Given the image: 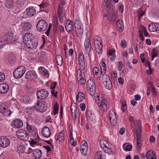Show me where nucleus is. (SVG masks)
Segmentation results:
<instances>
[{
    "label": "nucleus",
    "instance_id": "f257e3e1",
    "mask_svg": "<svg viewBox=\"0 0 159 159\" xmlns=\"http://www.w3.org/2000/svg\"><path fill=\"white\" fill-rule=\"evenodd\" d=\"M74 25L77 36L79 38L81 37L83 32V28L82 24L79 20H76L75 21Z\"/></svg>",
    "mask_w": 159,
    "mask_h": 159
},
{
    "label": "nucleus",
    "instance_id": "f03ea898",
    "mask_svg": "<svg viewBox=\"0 0 159 159\" xmlns=\"http://www.w3.org/2000/svg\"><path fill=\"white\" fill-rule=\"evenodd\" d=\"M96 102L98 106L100 107V109L104 111L107 108V101L105 98L102 97L99 98V96L97 95L95 98Z\"/></svg>",
    "mask_w": 159,
    "mask_h": 159
},
{
    "label": "nucleus",
    "instance_id": "7ed1b4c3",
    "mask_svg": "<svg viewBox=\"0 0 159 159\" xmlns=\"http://www.w3.org/2000/svg\"><path fill=\"white\" fill-rule=\"evenodd\" d=\"M25 71V68L23 66H19L13 72V75L15 78L18 79L21 77Z\"/></svg>",
    "mask_w": 159,
    "mask_h": 159
},
{
    "label": "nucleus",
    "instance_id": "20e7f679",
    "mask_svg": "<svg viewBox=\"0 0 159 159\" xmlns=\"http://www.w3.org/2000/svg\"><path fill=\"white\" fill-rule=\"evenodd\" d=\"M46 103L44 101L38 100L36 103V105H35L34 107V109L40 112H44L46 111L47 108Z\"/></svg>",
    "mask_w": 159,
    "mask_h": 159
},
{
    "label": "nucleus",
    "instance_id": "39448f33",
    "mask_svg": "<svg viewBox=\"0 0 159 159\" xmlns=\"http://www.w3.org/2000/svg\"><path fill=\"white\" fill-rule=\"evenodd\" d=\"M36 10L33 7H30L26 9V11L23 13V18H27L34 16L36 13Z\"/></svg>",
    "mask_w": 159,
    "mask_h": 159
},
{
    "label": "nucleus",
    "instance_id": "423d86ee",
    "mask_svg": "<svg viewBox=\"0 0 159 159\" xmlns=\"http://www.w3.org/2000/svg\"><path fill=\"white\" fill-rule=\"evenodd\" d=\"M47 27L48 25L46 21L44 20H41L38 22L36 28L38 31L43 32L47 30Z\"/></svg>",
    "mask_w": 159,
    "mask_h": 159
},
{
    "label": "nucleus",
    "instance_id": "0eeeda50",
    "mask_svg": "<svg viewBox=\"0 0 159 159\" xmlns=\"http://www.w3.org/2000/svg\"><path fill=\"white\" fill-rule=\"evenodd\" d=\"M37 98L40 100L47 98L49 95L48 91L45 89H41L38 90L36 92Z\"/></svg>",
    "mask_w": 159,
    "mask_h": 159
},
{
    "label": "nucleus",
    "instance_id": "6e6552de",
    "mask_svg": "<svg viewBox=\"0 0 159 159\" xmlns=\"http://www.w3.org/2000/svg\"><path fill=\"white\" fill-rule=\"evenodd\" d=\"M10 141L6 137L2 136L0 137V146L3 148H6L9 146Z\"/></svg>",
    "mask_w": 159,
    "mask_h": 159
},
{
    "label": "nucleus",
    "instance_id": "1a4fd4ad",
    "mask_svg": "<svg viewBox=\"0 0 159 159\" xmlns=\"http://www.w3.org/2000/svg\"><path fill=\"white\" fill-rule=\"evenodd\" d=\"M87 146V143L84 140H83L80 144V151L81 154L83 155H86L88 149Z\"/></svg>",
    "mask_w": 159,
    "mask_h": 159
},
{
    "label": "nucleus",
    "instance_id": "9d476101",
    "mask_svg": "<svg viewBox=\"0 0 159 159\" xmlns=\"http://www.w3.org/2000/svg\"><path fill=\"white\" fill-rule=\"evenodd\" d=\"M84 45L85 52L89 55L92 46L90 40L89 38L87 37L86 38L84 41Z\"/></svg>",
    "mask_w": 159,
    "mask_h": 159
},
{
    "label": "nucleus",
    "instance_id": "9b49d317",
    "mask_svg": "<svg viewBox=\"0 0 159 159\" xmlns=\"http://www.w3.org/2000/svg\"><path fill=\"white\" fill-rule=\"evenodd\" d=\"M109 118L111 125L115 126L117 123L116 115L113 110L110 111Z\"/></svg>",
    "mask_w": 159,
    "mask_h": 159
},
{
    "label": "nucleus",
    "instance_id": "f8f14e48",
    "mask_svg": "<svg viewBox=\"0 0 159 159\" xmlns=\"http://www.w3.org/2000/svg\"><path fill=\"white\" fill-rule=\"evenodd\" d=\"M24 43L27 48L30 49L35 48L38 46V43L34 39L30 40Z\"/></svg>",
    "mask_w": 159,
    "mask_h": 159
},
{
    "label": "nucleus",
    "instance_id": "ddd939ff",
    "mask_svg": "<svg viewBox=\"0 0 159 159\" xmlns=\"http://www.w3.org/2000/svg\"><path fill=\"white\" fill-rule=\"evenodd\" d=\"M104 16L107 17V19L111 21H114L116 20V16L113 11H107V13L104 15Z\"/></svg>",
    "mask_w": 159,
    "mask_h": 159
},
{
    "label": "nucleus",
    "instance_id": "4468645a",
    "mask_svg": "<svg viewBox=\"0 0 159 159\" xmlns=\"http://www.w3.org/2000/svg\"><path fill=\"white\" fill-rule=\"evenodd\" d=\"M12 126L15 128H20L23 126L22 121L19 119H16L12 122Z\"/></svg>",
    "mask_w": 159,
    "mask_h": 159
},
{
    "label": "nucleus",
    "instance_id": "2eb2a0df",
    "mask_svg": "<svg viewBox=\"0 0 159 159\" xmlns=\"http://www.w3.org/2000/svg\"><path fill=\"white\" fill-rule=\"evenodd\" d=\"M65 27L67 32H71L74 29V23L73 22L70 20H67L66 22Z\"/></svg>",
    "mask_w": 159,
    "mask_h": 159
},
{
    "label": "nucleus",
    "instance_id": "dca6fc26",
    "mask_svg": "<svg viewBox=\"0 0 159 159\" xmlns=\"http://www.w3.org/2000/svg\"><path fill=\"white\" fill-rule=\"evenodd\" d=\"M9 89L8 84L5 83H2L0 84V93L4 94L7 93Z\"/></svg>",
    "mask_w": 159,
    "mask_h": 159
},
{
    "label": "nucleus",
    "instance_id": "f3484780",
    "mask_svg": "<svg viewBox=\"0 0 159 159\" xmlns=\"http://www.w3.org/2000/svg\"><path fill=\"white\" fill-rule=\"evenodd\" d=\"M78 59L79 61V66H80L82 69L85 66L84 60V56L82 52H80L79 55Z\"/></svg>",
    "mask_w": 159,
    "mask_h": 159
},
{
    "label": "nucleus",
    "instance_id": "a211bd4d",
    "mask_svg": "<svg viewBox=\"0 0 159 159\" xmlns=\"http://www.w3.org/2000/svg\"><path fill=\"white\" fill-rule=\"evenodd\" d=\"M25 77L27 79L33 80L36 79L37 75L34 71L30 70L27 72Z\"/></svg>",
    "mask_w": 159,
    "mask_h": 159
},
{
    "label": "nucleus",
    "instance_id": "6ab92c4d",
    "mask_svg": "<svg viewBox=\"0 0 159 159\" xmlns=\"http://www.w3.org/2000/svg\"><path fill=\"white\" fill-rule=\"evenodd\" d=\"M0 112L2 113H4L5 115H10L11 114V111L8 107H4L2 104L0 103Z\"/></svg>",
    "mask_w": 159,
    "mask_h": 159
},
{
    "label": "nucleus",
    "instance_id": "aec40b11",
    "mask_svg": "<svg viewBox=\"0 0 159 159\" xmlns=\"http://www.w3.org/2000/svg\"><path fill=\"white\" fill-rule=\"evenodd\" d=\"M13 35L11 32L6 33L3 38L4 42L8 43L12 39Z\"/></svg>",
    "mask_w": 159,
    "mask_h": 159
},
{
    "label": "nucleus",
    "instance_id": "412c9836",
    "mask_svg": "<svg viewBox=\"0 0 159 159\" xmlns=\"http://www.w3.org/2000/svg\"><path fill=\"white\" fill-rule=\"evenodd\" d=\"M41 133L44 137L47 138H49L51 134L49 128L47 126L44 127Z\"/></svg>",
    "mask_w": 159,
    "mask_h": 159
},
{
    "label": "nucleus",
    "instance_id": "4be33fe9",
    "mask_svg": "<svg viewBox=\"0 0 159 159\" xmlns=\"http://www.w3.org/2000/svg\"><path fill=\"white\" fill-rule=\"evenodd\" d=\"M63 8L62 7H61L59 5V7L57 9L58 16L60 19V21L61 23H62L63 21V18L64 16V14L63 12Z\"/></svg>",
    "mask_w": 159,
    "mask_h": 159
},
{
    "label": "nucleus",
    "instance_id": "5701e85b",
    "mask_svg": "<svg viewBox=\"0 0 159 159\" xmlns=\"http://www.w3.org/2000/svg\"><path fill=\"white\" fill-rule=\"evenodd\" d=\"M34 39V36L31 33H26L24 36L23 41L25 43L30 40Z\"/></svg>",
    "mask_w": 159,
    "mask_h": 159
},
{
    "label": "nucleus",
    "instance_id": "b1692460",
    "mask_svg": "<svg viewBox=\"0 0 159 159\" xmlns=\"http://www.w3.org/2000/svg\"><path fill=\"white\" fill-rule=\"evenodd\" d=\"M155 152L152 150L148 151L146 154L147 159H156Z\"/></svg>",
    "mask_w": 159,
    "mask_h": 159
},
{
    "label": "nucleus",
    "instance_id": "393cba45",
    "mask_svg": "<svg viewBox=\"0 0 159 159\" xmlns=\"http://www.w3.org/2000/svg\"><path fill=\"white\" fill-rule=\"evenodd\" d=\"M86 115L89 117L90 120L93 121L95 120L96 118L95 115L93 113L91 110H86Z\"/></svg>",
    "mask_w": 159,
    "mask_h": 159
},
{
    "label": "nucleus",
    "instance_id": "a878e982",
    "mask_svg": "<svg viewBox=\"0 0 159 159\" xmlns=\"http://www.w3.org/2000/svg\"><path fill=\"white\" fill-rule=\"evenodd\" d=\"M105 152L103 151H99L95 153L94 155L95 159H105Z\"/></svg>",
    "mask_w": 159,
    "mask_h": 159
},
{
    "label": "nucleus",
    "instance_id": "bb28decb",
    "mask_svg": "<svg viewBox=\"0 0 159 159\" xmlns=\"http://www.w3.org/2000/svg\"><path fill=\"white\" fill-rule=\"evenodd\" d=\"M33 154L35 159H39L42 156L41 151L39 149H36L33 151Z\"/></svg>",
    "mask_w": 159,
    "mask_h": 159
},
{
    "label": "nucleus",
    "instance_id": "cd10ccee",
    "mask_svg": "<svg viewBox=\"0 0 159 159\" xmlns=\"http://www.w3.org/2000/svg\"><path fill=\"white\" fill-rule=\"evenodd\" d=\"M116 27L117 29L119 31H121L122 30L123 28L124 27L123 23V21L121 20H118L116 23Z\"/></svg>",
    "mask_w": 159,
    "mask_h": 159
},
{
    "label": "nucleus",
    "instance_id": "c85d7f7f",
    "mask_svg": "<svg viewBox=\"0 0 159 159\" xmlns=\"http://www.w3.org/2000/svg\"><path fill=\"white\" fill-rule=\"evenodd\" d=\"M105 84L104 85L106 88L108 90H110L112 87L111 82L110 78L107 79V80L105 81Z\"/></svg>",
    "mask_w": 159,
    "mask_h": 159
},
{
    "label": "nucleus",
    "instance_id": "c756f323",
    "mask_svg": "<svg viewBox=\"0 0 159 159\" xmlns=\"http://www.w3.org/2000/svg\"><path fill=\"white\" fill-rule=\"evenodd\" d=\"M86 86L87 87V89H88L89 88H93V87H96L95 83L91 79L87 81Z\"/></svg>",
    "mask_w": 159,
    "mask_h": 159
},
{
    "label": "nucleus",
    "instance_id": "7c9ffc66",
    "mask_svg": "<svg viewBox=\"0 0 159 159\" xmlns=\"http://www.w3.org/2000/svg\"><path fill=\"white\" fill-rule=\"evenodd\" d=\"M157 23H155L154 24H151L148 26V29L150 31H157Z\"/></svg>",
    "mask_w": 159,
    "mask_h": 159
},
{
    "label": "nucleus",
    "instance_id": "2f4dec72",
    "mask_svg": "<svg viewBox=\"0 0 159 159\" xmlns=\"http://www.w3.org/2000/svg\"><path fill=\"white\" fill-rule=\"evenodd\" d=\"M20 100L22 102H23L25 103H27L29 102L30 101V98L28 96L25 95L21 97L20 98Z\"/></svg>",
    "mask_w": 159,
    "mask_h": 159
},
{
    "label": "nucleus",
    "instance_id": "473e14b6",
    "mask_svg": "<svg viewBox=\"0 0 159 159\" xmlns=\"http://www.w3.org/2000/svg\"><path fill=\"white\" fill-rule=\"evenodd\" d=\"M84 98V94L82 92L79 93L76 96V99L78 102L82 101Z\"/></svg>",
    "mask_w": 159,
    "mask_h": 159
},
{
    "label": "nucleus",
    "instance_id": "72a5a7b5",
    "mask_svg": "<svg viewBox=\"0 0 159 159\" xmlns=\"http://www.w3.org/2000/svg\"><path fill=\"white\" fill-rule=\"evenodd\" d=\"M122 147L124 150L126 151H131L132 147L131 144H127V143H124Z\"/></svg>",
    "mask_w": 159,
    "mask_h": 159
},
{
    "label": "nucleus",
    "instance_id": "f704fd0d",
    "mask_svg": "<svg viewBox=\"0 0 159 159\" xmlns=\"http://www.w3.org/2000/svg\"><path fill=\"white\" fill-rule=\"evenodd\" d=\"M26 132L24 130L20 129L18 130L16 133V134L18 138H20V136H22Z\"/></svg>",
    "mask_w": 159,
    "mask_h": 159
},
{
    "label": "nucleus",
    "instance_id": "c9c22d12",
    "mask_svg": "<svg viewBox=\"0 0 159 159\" xmlns=\"http://www.w3.org/2000/svg\"><path fill=\"white\" fill-rule=\"evenodd\" d=\"M39 70L40 71H42L43 72V75L46 77H48L49 75V73L48 70L45 69V68L43 67H39Z\"/></svg>",
    "mask_w": 159,
    "mask_h": 159
},
{
    "label": "nucleus",
    "instance_id": "e433bc0d",
    "mask_svg": "<svg viewBox=\"0 0 159 159\" xmlns=\"http://www.w3.org/2000/svg\"><path fill=\"white\" fill-rule=\"evenodd\" d=\"M134 126V130L137 129V130H140V122L139 120H135L133 123Z\"/></svg>",
    "mask_w": 159,
    "mask_h": 159
},
{
    "label": "nucleus",
    "instance_id": "4c0bfd02",
    "mask_svg": "<svg viewBox=\"0 0 159 159\" xmlns=\"http://www.w3.org/2000/svg\"><path fill=\"white\" fill-rule=\"evenodd\" d=\"M23 29L25 30L29 31L31 29V25L29 22H25L23 26Z\"/></svg>",
    "mask_w": 159,
    "mask_h": 159
},
{
    "label": "nucleus",
    "instance_id": "58836bf2",
    "mask_svg": "<svg viewBox=\"0 0 159 159\" xmlns=\"http://www.w3.org/2000/svg\"><path fill=\"white\" fill-rule=\"evenodd\" d=\"M56 60L58 65L60 66L62 65L63 63L62 58L60 55H58L56 56Z\"/></svg>",
    "mask_w": 159,
    "mask_h": 159
},
{
    "label": "nucleus",
    "instance_id": "ea45409f",
    "mask_svg": "<svg viewBox=\"0 0 159 159\" xmlns=\"http://www.w3.org/2000/svg\"><path fill=\"white\" fill-rule=\"evenodd\" d=\"M47 58V56L46 53L44 51L40 53V56L39 57V60L40 61H44Z\"/></svg>",
    "mask_w": 159,
    "mask_h": 159
},
{
    "label": "nucleus",
    "instance_id": "a19ab883",
    "mask_svg": "<svg viewBox=\"0 0 159 159\" xmlns=\"http://www.w3.org/2000/svg\"><path fill=\"white\" fill-rule=\"evenodd\" d=\"M17 151L18 153H20L24 152L25 151V148L22 144H19L17 146Z\"/></svg>",
    "mask_w": 159,
    "mask_h": 159
},
{
    "label": "nucleus",
    "instance_id": "79ce46f5",
    "mask_svg": "<svg viewBox=\"0 0 159 159\" xmlns=\"http://www.w3.org/2000/svg\"><path fill=\"white\" fill-rule=\"evenodd\" d=\"M134 131L136 133V136L137 139V142H141L140 139L141 135L140 134L141 130H138L136 129Z\"/></svg>",
    "mask_w": 159,
    "mask_h": 159
},
{
    "label": "nucleus",
    "instance_id": "37998d69",
    "mask_svg": "<svg viewBox=\"0 0 159 159\" xmlns=\"http://www.w3.org/2000/svg\"><path fill=\"white\" fill-rule=\"evenodd\" d=\"M36 135L37 138H36L35 140L33 139H31V140L30 141V143L32 146H33V145L36 144L37 143V141H39V137L38 134H35Z\"/></svg>",
    "mask_w": 159,
    "mask_h": 159
},
{
    "label": "nucleus",
    "instance_id": "c03bdc74",
    "mask_svg": "<svg viewBox=\"0 0 159 159\" xmlns=\"http://www.w3.org/2000/svg\"><path fill=\"white\" fill-rule=\"evenodd\" d=\"M103 152L108 153L109 154H112L115 153V151L114 149L112 148H107V149H104Z\"/></svg>",
    "mask_w": 159,
    "mask_h": 159
},
{
    "label": "nucleus",
    "instance_id": "a18cd8bd",
    "mask_svg": "<svg viewBox=\"0 0 159 159\" xmlns=\"http://www.w3.org/2000/svg\"><path fill=\"white\" fill-rule=\"evenodd\" d=\"M12 2L11 0L6 1L4 4L6 8L7 9L11 8L12 7Z\"/></svg>",
    "mask_w": 159,
    "mask_h": 159
},
{
    "label": "nucleus",
    "instance_id": "49530a36",
    "mask_svg": "<svg viewBox=\"0 0 159 159\" xmlns=\"http://www.w3.org/2000/svg\"><path fill=\"white\" fill-rule=\"evenodd\" d=\"M93 87V88H89L87 89L88 93L92 96L94 95L96 93V87Z\"/></svg>",
    "mask_w": 159,
    "mask_h": 159
},
{
    "label": "nucleus",
    "instance_id": "de8ad7c7",
    "mask_svg": "<svg viewBox=\"0 0 159 159\" xmlns=\"http://www.w3.org/2000/svg\"><path fill=\"white\" fill-rule=\"evenodd\" d=\"M64 134L63 132L62 131L59 133L57 138L56 139V141L59 140V141L62 142L64 139Z\"/></svg>",
    "mask_w": 159,
    "mask_h": 159
},
{
    "label": "nucleus",
    "instance_id": "09e8293b",
    "mask_svg": "<svg viewBox=\"0 0 159 159\" xmlns=\"http://www.w3.org/2000/svg\"><path fill=\"white\" fill-rule=\"evenodd\" d=\"M152 60H153L154 58L158 56V52L157 49L153 48L152 51Z\"/></svg>",
    "mask_w": 159,
    "mask_h": 159
},
{
    "label": "nucleus",
    "instance_id": "8fccbe9b",
    "mask_svg": "<svg viewBox=\"0 0 159 159\" xmlns=\"http://www.w3.org/2000/svg\"><path fill=\"white\" fill-rule=\"evenodd\" d=\"M96 51L98 53H101L102 51V44L95 46Z\"/></svg>",
    "mask_w": 159,
    "mask_h": 159
},
{
    "label": "nucleus",
    "instance_id": "3c124183",
    "mask_svg": "<svg viewBox=\"0 0 159 159\" xmlns=\"http://www.w3.org/2000/svg\"><path fill=\"white\" fill-rule=\"evenodd\" d=\"M77 79L79 83L81 84H83L85 83L86 81L82 76L77 77Z\"/></svg>",
    "mask_w": 159,
    "mask_h": 159
},
{
    "label": "nucleus",
    "instance_id": "603ef678",
    "mask_svg": "<svg viewBox=\"0 0 159 159\" xmlns=\"http://www.w3.org/2000/svg\"><path fill=\"white\" fill-rule=\"evenodd\" d=\"M85 68V66L82 69L80 66H79V68H78L77 70V77H82V72L81 70H84Z\"/></svg>",
    "mask_w": 159,
    "mask_h": 159
},
{
    "label": "nucleus",
    "instance_id": "864d4df0",
    "mask_svg": "<svg viewBox=\"0 0 159 159\" xmlns=\"http://www.w3.org/2000/svg\"><path fill=\"white\" fill-rule=\"evenodd\" d=\"M29 136L27 133L24 134V135H23L22 136H20V138L21 139L26 141L28 139Z\"/></svg>",
    "mask_w": 159,
    "mask_h": 159
},
{
    "label": "nucleus",
    "instance_id": "5fc2aeb1",
    "mask_svg": "<svg viewBox=\"0 0 159 159\" xmlns=\"http://www.w3.org/2000/svg\"><path fill=\"white\" fill-rule=\"evenodd\" d=\"M111 0H104V2L105 3L106 7L110 8H111V7L112 5L111 4Z\"/></svg>",
    "mask_w": 159,
    "mask_h": 159
},
{
    "label": "nucleus",
    "instance_id": "6e6d98bb",
    "mask_svg": "<svg viewBox=\"0 0 159 159\" xmlns=\"http://www.w3.org/2000/svg\"><path fill=\"white\" fill-rule=\"evenodd\" d=\"M107 142L105 140H102L100 141V144L102 148H103L104 149L105 144H107Z\"/></svg>",
    "mask_w": 159,
    "mask_h": 159
},
{
    "label": "nucleus",
    "instance_id": "4d7b16f0",
    "mask_svg": "<svg viewBox=\"0 0 159 159\" xmlns=\"http://www.w3.org/2000/svg\"><path fill=\"white\" fill-rule=\"evenodd\" d=\"M58 106L57 103L55 104L53 107V113L54 115H55L58 113Z\"/></svg>",
    "mask_w": 159,
    "mask_h": 159
},
{
    "label": "nucleus",
    "instance_id": "13d9d810",
    "mask_svg": "<svg viewBox=\"0 0 159 159\" xmlns=\"http://www.w3.org/2000/svg\"><path fill=\"white\" fill-rule=\"evenodd\" d=\"M140 28L141 29H142L143 31L144 35L145 36H148L149 35V34L147 32L146 28L144 27L143 25H141L140 26Z\"/></svg>",
    "mask_w": 159,
    "mask_h": 159
},
{
    "label": "nucleus",
    "instance_id": "bf43d9fd",
    "mask_svg": "<svg viewBox=\"0 0 159 159\" xmlns=\"http://www.w3.org/2000/svg\"><path fill=\"white\" fill-rule=\"evenodd\" d=\"M102 67L103 68V71L101 72V74L103 75L105 74L106 71V64L104 62H102Z\"/></svg>",
    "mask_w": 159,
    "mask_h": 159
},
{
    "label": "nucleus",
    "instance_id": "052dcab7",
    "mask_svg": "<svg viewBox=\"0 0 159 159\" xmlns=\"http://www.w3.org/2000/svg\"><path fill=\"white\" fill-rule=\"evenodd\" d=\"M71 110L73 119L74 120H75L76 119V114L75 112L76 111V107H75L74 111H75L74 112H73L72 111V109H71Z\"/></svg>",
    "mask_w": 159,
    "mask_h": 159
},
{
    "label": "nucleus",
    "instance_id": "680f3d73",
    "mask_svg": "<svg viewBox=\"0 0 159 159\" xmlns=\"http://www.w3.org/2000/svg\"><path fill=\"white\" fill-rule=\"evenodd\" d=\"M126 108V102L125 101L124 102H123L122 103V106L121 109L122 110V111L124 112L125 111V110Z\"/></svg>",
    "mask_w": 159,
    "mask_h": 159
},
{
    "label": "nucleus",
    "instance_id": "e2e57ef3",
    "mask_svg": "<svg viewBox=\"0 0 159 159\" xmlns=\"http://www.w3.org/2000/svg\"><path fill=\"white\" fill-rule=\"evenodd\" d=\"M150 85L151 87L153 93V94L154 96H156L157 95V93H156V91L155 89L154 88V87L153 86L152 84L151 83H150Z\"/></svg>",
    "mask_w": 159,
    "mask_h": 159
},
{
    "label": "nucleus",
    "instance_id": "0e129e2a",
    "mask_svg": "<svg viewBox=\"0 0 159 159\" xmlns=\"http://www.w3.org/2000/svg\"><path fill=\"white\" fill-rule=\"evenodd\" d=\"M120 46L123 48H125L127 46L126 42L124 40H123L120 43Z\"/></svg>",
    "mask_w": 159,
    "mask_h": 159
},
{
    "label": "nucleus",
    "instance_id": "69168bd1",
    "mask_svg": "<svg viewBox=\"0 0 159 159\" xmlns=\"http://www.w3.org/2000/svg\"><path fill=\"white\" fill-rule=\"evenodd\" d=\"M48 5L47 3L43 2L39 6L40 7V8H44L47 7Z\"/></svg>",
    "mask_w": 159,
    "mask_h": 159
},
{
    "label": "nucleus",
    "instance_id": "338daca9",
    "mask_svg": "<svg viewBox=\"0 0 159 159\" xmlns=\"http://www.w3.org/2000/svg\"><path fill=\"white\" fill-rule=\"evenodd\" d=\"M5 79V76L2 73H0V82L4 80Z\"/></svg>",
    "mask_w": 159,
    "mask_h": 159
},
{
    "label": "nucleus",
    "instance_id": "774afa93",
    "mask_svg": "<svg viewBox=\"0 0 159 159\" xmlns=\"http://www.w3.org/2000/svg\"><path fill=\"white\" fill-rule=\"evenodd\" d=\"M26 128L28 131L29 132H32L33 130L32 127L30 125L27 124Z\"/></svg>",
    "mask_w": 159,
    "mask_h": 159
}]
</instances>
